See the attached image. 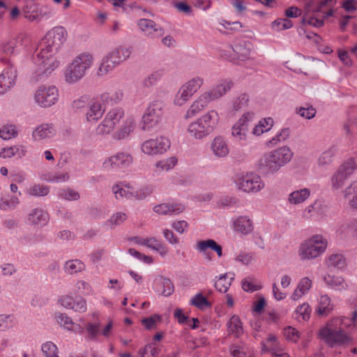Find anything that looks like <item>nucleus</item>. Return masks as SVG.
I'll return each mask as SVG.
<instances>
[{
    "label": "nucleus",
    "instance_id": "64",
    "mask_svg": "<svg viewBox=\"0 0 357 357\" xmlns=\"http://www.w3.org/2000/svg\"><path fill=\"white\" fill-rule=\"evenodd\" d=\"M292 26V22L287 18H278L272 23L273 29L278 31L290 29Z\"/></svg>",
    "mask_w": 357,
    "mask_h": 357
},
{
    "label": "nucleus",
    "instance_id": "50",
    "mask_svg": "<svg viewBox=\"0 0 357 357\" xmlns=\"http://www.w3.org/2000/svg\"><path fill=\"white\" fill-rule=\"evenodd\" d=\"M356 169L357 164L354 158H351L344 161L340 165L338 170L340 171L348 178Z\"/></svg>",
    "mask_w": 357,
    "mask_h": 357
},
{
    "label": "nucleus",
    "instance_id": "28",
    "mask_svg": "<svg viewBox=\"0 0 357 357\" xmlns=\"http://www.w3.org/2000/svg\"><path fill=\"white\" fill-rule=\"evenodd\" d=\"M234 83L231 80L224 79L220 81L213 89L208 91L211 93L215 100L222 98L233 87Z\"/></svg>",
    "mask_w": 357,
    "mask_h": 357
},
{
    "label": "nucleus",
    "instance_id": "47",
    "mask_svg": "<svg viewBox=\"0 0 357 357\" xmlns=\"http://www.w3.org/2000/svg\"><path fill=\"white\" fill-rule=\"evenodd\" d=\"M289 135L290 130L289 128H282L275 136L266 142V145L268 147H273L287 139Z\"/></svg>",
    "mask_w": 357,
    "mask_h": 357
},
{
    "label": "nucleus",
    "instance_id": "49",
    "mask_svg": "<svg viewBox=\"0 0 357 357\" xmlns=\"http://www.w3.org/2000/svg\"><path fill=\"white\" fill-rule=\"evenodd\" d=\"M273 125V120L271 118L264 119L255 126L252 133L255 135H260L262 133L268 131Z\"/></svg>",
    "mask_w": 357,
    "mask_h": 357
},
{
    "label": "nucleus",
    "instance_id": "4",
    "mask_svg": "<svg viewBox=\"0 0 357 357\" xmlns=\"http://www.w3.org/2000/svg\"><path fill=\"white\" fill-rule=\"evenodd\" d=\"M327 241L321 235H313L299 247L298 255L302 260H311L319 257L326 249Z\"/></svg>",
    "mask_w": 357,
    "mask_h": 357
},
{
    "label": "nucleus",
    "instance_id": "8",
    "mask_svg": "<svg viewBox=\"0 0 357 357\" xmlns=\"http://www.w3.org/2000/svg\"><path fill=\"white\" fill-rule=\"evenodd\" d=\"M234 181L238 190L245 192H257L264 187L260 176L253 173H238L234 176Z\"/></svg>",
    "mask_w": 357,
    "mask_h": 357
},
{
    "label": "nucleus",
    "instance_id": "41",
    "mask_svg": "<svg viewBox=\"0 0 357 357\" xmlns=\"http://www.w3.org/2000/svg\"><path fill=\"white\" fill-rule=\"evenodd\" d=\"M123 93L121 89H118L112 93H109L107 91L100 93V98H102V102H105L106 104H110L112 105L119 103L123 100Z\"/></svg>",
    "mask_w": 357,
    "mask_h": 357
},
{
    "label": "nucleus",
    "instance_id": "7",
    "mask_svg": "<svg viewBox=\"0 0 357 357\" xmlns=\"http://www.w3.org/2000/svg\"><path fill=\"white\" fill-rule=\"evenodd\" d=\"M89 66V54L87 53L79 54L67 68L65 73L66 81L69 84L78 82L84 77Z\"/></svg>",
    "mask_w": 357,
    "mask_h": 357
},
{
    "label": "nucleus",
    "instance_id": "33",
    "mask_svg": "<svg viewBox=\"0 0 357 357\" xmlns=\"http://www.w3.org/2000/svg\"><path fill=\"white\" fill-rule=\"evenodd\" d=\"M310 190L305 188L294 190L288 196V202L291 204L296 205L304 202L310 195Z\"/></svg>",
    "mask_w": 357,
    "mask_h": 357
},
{
    "label": "nucleus",
    "instance_id": "11",
    "mask_svg": "<svg viewBox=\"0 0 357 357\" xmlns=\"http://www.w3.org/2000/svg\"><path fill=\"white\" fill-rule=\"evenodd\" d=\"M59 97L58 89L54 86L42 85L33 94L35 103L43 108L50 107L55 105Z\"/></svg>",
    "mask_w": 357,
    "mask_h": 357
},
{
    "label": "nucleus",
    "instance_id": "60",
    "mask_svg": "<svg viewBox=\"0 0 357 357\" xmlns=\"http://www.w3.org/2000/svg\"><path fill=\"white\" fill-rule=\"evenodd\" d=\"M305 64V61L301 56L286 62L287 67L296 73H303L302 67H304Z\"/></svg>",
    "mask_w": 357,
    "mask_h": 357
},
{
    "label": "nucleus",
    "instance_id": "44",
    "mask_svg": "<svg viewBox=\"0 0 357 357\" xmlns=\"http://www.w3.org/2000/svg\"><path fill=\"white\" fill-rule=\"evenodd\" d=\"M116 66H117L115 63H113V61L109 55L107 54V56L102 59L96 75L98 77L105 76Z\"/></svg>",
    "mask_w": 357,
    "mask_h": 357
},
{
    "label": "nucleus",
    "instance_id": "57",
    "mask_svg": "<svg viewBox=\"0 0 357 357\" xmlns=\"http://www.w3.org/2000/svg\"><path fill=\"white\" fill-rule=\"evenodd\" d=\"M17 135V130L14 125H5L0 128V137L8 140Z\"/></svg>",
    "mask_w": 357,
    "mask_h": 357
},
{
    "label": "nucleus",
    "instance_id": "30",
    "mask_svg": "<svg viewBox=\"0 0 357 357\" xmlns=\"http://www.w3.org/2000/svg\"><path fill=\"white\" fill-rule=\"evenodd\" d=\"M106 109V103L102 102L100 94L95 96L91 100V118L93 117L94 120L100 119Z\"/></svg>",
    "mask_w": 357,
    "mask_h": 357
},
{
    "label": "nucleus",
    "instance_id": "6",
    "mask_svg": "<svg viewBox=\"0 0 357 357\" xmlns=\"http://www.w3.org/2000/svg\"><path fill=\"white\" fill-rule=\"evenodd\" d=\"M67 31L63 26H56L50 30L43 39L41 50L56 53L67 39Z\"/></svg>",
    "mask_w": 357,
    "mask_h": 357
},
{
    "label": "nucleus",
    "instance_id": "61",
    "mask_svg": "<svg viewBox=\"0 0 357 357\" xmlns=\"http://www.w3.org/2000/svg\"><path fill=\"white\" fill-rule=\"evenodd\" d=\"M190 304L200 310H203L206 307H211V303L202 294H196L191 299Z\"/></svg>",
    "mask_w": 357,
    "mask_h": 357
},
{
    "label": "nucleus",
    "instance_id": "20",
    "mask_svg": "<svg viewBox=\"0 0 357 357\" xmlns=\"http://www.w3.org/2000/svg\"><path fill=\"white\" fill-rule=\"evenodd\" d=\"M211 149L214 155L219 158H226L230 151L227 139L222 137H215L211 144Z\"/></svg>",
    "mask_w": 357,
    "mask_h": 357
},
{
    "label": "nucleus",
    "instance_id": "58",
    "mask_svg": "<svg viewBox=\"0 0 357 357\" xmlns=\"http://www.w3.org/2000/svg\"><path fill=\"white\" fill-rule=\"evenodd\" d=\"M311 308L308 303H303L298 306L296 311V319L298 321H301L300 318L302 320L306 321L308 320L310 317Z\"/></svg>",
    "mask_w": 357,
    "mask_h": 357
},
{
    "label": "nucleus",
    "instance_id": "31",
    "mask_svg": "<svg viewBox=\"0 0 357 357\" xmlns=\"http://www.w3.org/2000/svg\"><path fill=\"white\" fill-rule=\"evenodd\" d=\"M128 188L129 193H130L128 199L142 200L151 195L153 190V187L148 185L142 186L139 189H135L131 185Z\"/></svg>",
    "mask_w": 357,
    "mask_h": 357
},
{
    "label": "nucleus",
    "instance_id": "63",
    "mask_svg": "<svg viewBox=\"0 0 357 357\" xmlns=\"http://www.w3.org/2000/svg\"><path fill=\"white\" fill-rule=\"evenodd\" d=\"M17 47V40L15 38L10 39L3 42L1 45V50L3 53L7 55L13 54Z\"/></svg>",
    "mask_w": 357,
    "mask_h": 357
},
{
    "label": "nucleus",
    "instance_id": "56",
    "mask_svg": "<svg viewBox=\"0 0 357 357\" xmlns=\"http://www.w3.org/2000/svg\"><path fill=\"white\" fill-rule=\"evenodd\" d=\"M296 113L305 119H311L315 116L317 111L312 105L306 104L304 107H296Z\"/></svg>",
    "mask_w": 357,
    "mask_h": 357
},
{
    "label": "nucleus",
    "instance_id": "34",
    "mask_svg": "<svg viewBox=\"0 0 357 357\" xmlns=\"http://www.w3.org/2000/svg\"><path fill=\"white\" fill-rule=\"evenodd\" d=\"M130 185L124 181H119L112 186V192L116 200L128 199L129 198L130 193H129L128 186H130Z\"/></svg>",
    "mask_w": 357,
    "mask_h": 357
},
{
    "label": "nucleus",
    "instance_id": "26",
    "mask_svg": "<svg viewBox=\"0 0 357 357\" xmlns=\"http://www.w3.org/2000/svg\"><path fill=\"white\" fill-rule=\"evenodd\" d=\"M137 26L147 36L153 35L155 33L161 34L162 31V28L158 24L149 19L142 18L139 20Z\"/></svg>",
    "mask_w": 357,
    "mask_h": 357
},
{
    "label": "nucleus",
    "instance_id": "62",
    "mask_svg": "<svg viewBox=\"0 0 357 357\" xmlns=\"http://www.w3.org/2000/svg\"><path fill=\"white\" fill-rule=\"evenodd\" d=\"M69 178L70 176L68 172H55L50 174L45 180L52 183H63L68 181Z\"/></svg>",
    "mask_w": 357,
    "mask_h": 357
},
{
    "label": "nucleus",
    "instance_id": "2",
    "mask_svg": "<svg viewBox=\"0 0 357 357\" xmlns=\"http://www.w3.org/2000/svg\"><path fill=\"white\" fill-rule=\"evenodd\" d=\"M220 116L215 109L204 113L188 125L187 131L190 136L196 139H202L209 135L219 123Z\"/></svg>",
    "mask_w": 357,
    "mask_h": 357
},
{
    "label": "nucleus",
    "instance_id": "24",
    "mask_svg": "<svg viewBox=\"0 0 357 357\" xmlns=\"http://www.w3.org/2000/svg\"><path fill=\"white\" fill-rule=\"evenodd\" d=\"M185 209L181 204L164 203L154 207V211L159 215H172L182 213Z\"/></svg>",
    "mask_w": 357,
    "mask_h": 357
},
{
    "label": "nucleus",
    "instance_id": "16",
    "mask_svg": "<svg viewBox=\"0 0 357 357\" xmlns=\"http://www.w3.org/2000/svg\"><path fill=\"white\" fill-rule=\"evenodd\" d=\"M56 135V130L52 123H42L35 127L31 133L34 142H42Z\"/></svg>",
    "mask_w": 357,
    "mask_h": 357
},
{
    "label": "nucleus",
    "instance_id": "14",
    "mask_svg": "<svg viewBox=\"0 0 357 357\" xmlns=\"http://www.w3.org/2000/svg\"><path fill=\"white\" fill-rule=\"evenodd\" d=\"M214 100L215 99L208 90L202 93L188 109L185 114V119H188L196 116L204 110L209 103Z\"/></svg>",
    "mask_w": 357,
    "mask_h": 357
},
{
    "label": "nucleus",
    "instance_id": "36",
    "mask_svg": "<svg viewBox=\"0 0 357 357\" xmlns=\"http://www.w3.org/2000/svg\"><path fill=\"white\" fill-rule=\"evenodd\" d=\"M333 305L331 303V300L328 295H322L320 296L318 303V307L316 310L317 313L319 316L326 317L330 312H332Z\"/></svg>",
    "mask_w": 357,
    "mask_h": 357
},
{
    "label": "nucleus",
    "instance_id": "1",
    "mask_svg": "<svg viewBox=\"0 0 357 357\" xmlns=\"http://www.w3.org/2000/svg\"><path fill=\"white\" fill-rule=\"evenodd\" d=\"M293 152L283 146L264 153L257 161V169L262 175H273L291 161Z\"/></svg>",
    "mask_w": 357,
    "mask_h": 357
},
{
    "label": "nucleus",
    "instance_id": "52",
    "mask_svg": "<svg viewBox=\"0 0 357 357\" xmlns=\"http://www.w3.org/2000/svg\"><path fill=\"white\" fill-rule=\"evenodd\" d=\"M57 195L59 198L68 201H76L80 197L77 191L68 188L59 189Z\"/></svg>",
    "mask_w": 357,
    "mask_h": 357
},
{
    "label": "nucleus",
    "instance_id": "54",
    "mask_svg": "<svg viewBox=\"0 0 357 357\" xmlns=\"http://www.w3.org/2000/svg\"><path fill=\"white\" fill-rule=\"evenodd\" d=\"M41 351L45 357H59L58 348L52 342L48 341L43 343Z\"/></svg>",
    "mask_w": 357,
    "mask_h": 357
},
{
    "label": "nucleus",
    "instance_id": "21",
    "mask_svg": "<svg viewBox=\"0 0 357 357\" xmlns=\"http://www.w3.org/2000/svg\"><path fill=\"white\" fill-rule=\"evenodd\" d=\"M234 231L243 235H248L254 230L252 220L247 215H240L233 222Z\"/></svg>",
    "mask_w": 357,
    "mask_h": 357
},
{
    "label": "nucleus",
    "instance_id": "53",
    "mask_svg": "<svg viewBox=\"0 0 357 357\" xmlns=\"http://www.w3.org/2000/svg\"><path fill=\"white\" fill-rule=\"evenodd\" d=\"M335 152V150L333 146L322 152L318 159L319 166L324 167L330 165L332 162Z\"/></svg>",
    "mask_w": 357,
    "mask_h": 357
},
{
    "label": "nucleus",
    "instance_id": "18",
    "mask_svg": "<svg viewBox=\"0 0 357 357\" xmlns=\"http://www.w3.org/2000/svg\"><path fill=\"white\" fill-rule=\"evenodd\" d=\"M17 70L13 67H8L3 70L0 75V94L6 93L15 84Z\"/></svg>",
    "mask_w": 357,
    "mask_h": 357
},
{
    "label": "nucleus",
    "instance_id": "15",
    "mask_svg": "<svg viewBox=\"0 0 357 357\" xmlns=\"http://www.w3.org/2000/svg\"><path fill=\"white\" fill-rule=\"evenodd\" d=\"M58 303L67 310L77 312H84L87 310V303L79 296L63 295L58 299Z\"/></svg>",
    "mask_w": 357,
    "mask_h": 357
},
{
    "label": "nucleus",
    "instance_id": "42",
    "mask_svg": "<svg viewBox=\"0 0 357 357\" xmlns=\"http://www.w3.org/2000/svg\"><path fill=\"white\" fill-rule=\"evenodd\" d=\"M251 46L250 42L243 41L236 44L233 47V50L238 55V59L245 60L248 58L250 54Z\"/></svg>",
    "mask_w": 357,
    "mask_h": 357
},
{
    "label": "nucleus",
    "instance_id": "38",
    "mask_svg": "<svg viewBox=\"0 0 357 357\" xmlns=\"http://www.w3.org/2000/svg\"><path fill=\"white\" fill-rule=\"evenodd\" d=\"M343 196L348 199L349 204L353 208H357V181L351 183L343 191Z\"/></svg>",
    "mask_w": 357,
    "mask_h": 357
},
{
    "label": "nucleus",
    "instance_id": "12",
    "mask_svg": "<svg viewBox=\"0 0 357 357\" xmlns=\"http://www.w3.org/2000/svg\"><path fill=\"white\" fill-rule=\"evenodd\" d=\"M171 146L170 140L164 136L157 137L155 139L145 140L141 144L142 151L149 155L162 154L166 152Z\"/></svg>",
    "mask_w": 357,
    "mask_h": 357
},
{
    "label": "nucleus",
    "instance_id": "40",
    "mask_svg": "<svg viewBox=\"0 0 357 357\" xmlns=\"http://www.w3.org/2000/svg\"><path fill=\"white\" fill-rule=\"evenodd\" d=\"M54 319L56 324L60 326L69 331H76L75 329V326H76L75 324L67 314L62 312H55Z\"/></svg>",
    "mask_w": 357,
    "mask_h": 357
},
{
    "label": "nucleus",
    "instance_id": "39",
    "mask_svg": "<svg viewBox=\"0 0 357 357\" xmlns=\"http://www.w3.org/2000/svg\"><path fill=\"white\" fill-rule=\"evenodd\" d=\"M154 283L155 285L162 287L161 294L164 296H169L173 294L174 285L169 278L158 275L154 280Z\"/></svg>",
    "mask_w": 357,
    "mask_h": 357
},
{
    "label": "nucleus",
    "instance_id": "27",
    "mask_svg": "<svg viewBox=\"0 0 357 357\" xmlns=\"http://www.w3.org/2000/svg\"><path fill=\"white\" fill-rule=\"evenodd\" d=\"M132 53L130 47H119L116 49L112 50L109 54V56L113 61V63L119 66L122 62L127 60Z\"/></svg>",
    "mask_w": 357,
    "mask_h": 357
},
{
    "label": "nucleus",
    "instance_id": "43",
    "mask_svg": "<svg viewBox=\"0 0 357 357\" xmlns=\"http://www.w3.org/2000/svg\"><path fill=\"white\" fill-rule=\"evenodd\" d=\"M192 94L183 84L177 91L174 99V103L177 106L185 105L192 97Z\"/></svg>",
    "mask_w": 357,
    "mask_h": 357
},
{
    "label": "nucleus",
    "instance_id": "13",
    "mask_svg": "<svg viewBox=\"0 0 357 357\" xmlns=\"http://www.w3.org/2000/svg\"><path fill=\"white\" fill-rule=\"evenodd\" d=\"M253 113L247 112L242 115L231 128V135L236 142H243L248 138L249 123L252 120Z\"/></svg>",
    "mask_w": 357,
    "mask_h": 357
},
{
    "label": "nucleus",
    "instance_id": "29",
    "mask_svg": "<svg viewBox=\"0 0 357 357\" xmlns=\"http://www.w3.org/2000/svg\"><path fill=\"white\" fill-rule=\"evenodd\" d=\"M63 271L67 275H76L86 269L85 264L77 259L67 260L63 267Z\"/></svg>",
    "mask_w": 357,
    "mask_h": 357
},
{
    "label": "nucleus",
    "instance_id": "23",
    "mask_svg": "<svg viewBox=\"0 0 357 357\" xmlns=\"http://www.w3.org/2000/svg\"><path fill=\"white\" fill-rule=\"evenodd\" d=\"M324 280L329 288L335 291H342L348 288L347 283L341 276L328 273L324 277Z\"/></svg>",
    "mask_w": 357,
    "mask_h": 357
},
{
    "label": "nucleus",
    "instance_id": "55",
    "mask_svg": "<svg viewBox=\"0 0 357 357\" xmlns=\"http://www.w3.org/2000/svg\"><path fill=\"white\" fill-rule=\"evenodd\" d=\"M163 70H157L151 73L143 81V85L146 87L154 86L163 76Z\"/></svg>",
    "mask_w": 357,
    "mask_h": 357
},
{
    "label": "nucleus",
    "instance_id": "17",
    "mask_svg": "<svg viewBox=\"0 0 357 357\" xmlns=\"http://www.w3.org/2000/svg\"><path fill=\"white\" fill-rule=\"evenodd\" d=\"M26 221L29 225L37 227H42L46 225L49 221V215L41 208L31 209L26 216Z\"/></svg>",
    "mask_w": 357,
    "mask_h": 357
},
{
    "label": "nucleus",
    "instance_id": "32",
    "mask_svg": "<svg viewBox=\"0 0 357 357\" xmlns=\"http://www.w3.org/2000/svg\"><path fill=\"white\" fill-rule=\"evenodd\" d=\"M227 331L236 338L240 337L243 333L242 322L238 315H233L227 324Z\"/></svg>",
    "mask_w": 357,
    "mask_h": 357
},
{
    "label": "nucleus",
    "instance_id": "19",
    "mask_svg": "<svg viewBox=\"0 0 357 357\" xmlns=\"http://www.w3.org/2000/svg\"><path fill=\"white\" fill-rule=\"evenodd\" d=\"M337 234L341 238H357V218L347 220L340 223Z\"/></svg>",
    "mask_w": 357,
    "mask_h": 357
},
{
    "label": "nucleus",
    "instance_id": "45",
    "mask_svg": "<svg viewBox=\"0 0 357 357\" xmlns=\"http://www.w3.org/2000/svg\"><path fill=\"white\" fill-rule=\"evenodd\" d=\"M234 276L231 274H224L215 282V287L220 292L225 293L231 284Z\"/></svg>",
    "mask_w": 357,
    "mask_h": 357
},
{
    "label": "nucleus",
    "instance_id": "9",
    "mask_svg": "<svg viewBox=\"0 0 357 357\" xmlns=\"http://www.w3.org/2000/svg\"><path fill=\"white\" fill-rule=\"evenodd\" d=\"M133 162L132 155L127 151H119L107 157L102 162L104 171L117 172L128 168Z\"/></svg>",
    "mask_w": 357,
    "mask_h": 357
},
{
    "label": "nucleus",
    "instance_id": "5",
    "mask_svg": "<svg viewBox=\"0 0 357 357\" xmlns=\"http://www.w3.org/2000/svg\"><path fill=\"white\" fill-rule=\"evenodd\" d=\"M165 104L161 101L151 102L145 112L141 121V128L144 131H151L161 121L164 113Z\"/></svg>",
    "mask_w": 357,
    "mask_h": 357
},
{
    "label": "nucleus",
    "instance_id": "22",
    "mask_svg": "<svg viewBox=\"0 0 357 357\" xmlns=\"http://www.w3.org/2000/svg\"><path fill=\"white\" fill-rule=\"evenodd\" d=\"M135 127V121L133 117H127L122 126L113 133L112 137L116 140H121L128 137L133 132Z\"/></svg>",
    "mask_w": 357,
    "mask_h": 357
},
{
    "label": "nucleus",
    "instance_id": "10",
    "mask_svg": "<svg viewBox=\"0 0 357 357\" xmlns=\"http://www.w3.org/2000/svg\"><path fill=\"white\" fill-rule=\"evenodd\" d=\"M55 54L41 49L37 54L34 58V63L38 67L40 75H50L59 66L60 61L55 56Z\"/></svg>",
    "mask_w": 357,
    "mask_h": 357
},
{
    "label": "nucleus",
    "instance_id": "3",
    "mask_svg": "<svg viewBox=\"0 0 357 357\" xmlns=\"http://www.w3.org/2000/svg\"><path fill=\"white\" fill-rule=\"evenodd\" d=\"M341 322H343V320L334 319L319 331L320 338L331 347L346 344L351 341V337L343 329L336 327Z\"/></svg>",
    "mask_w": 357,
    "mask_h": 357
},
{
    "label": "nucleus",
    "instance_id": "59",
    "mask_svg": "<svg viewBox=\"0 0 357 357\" xmlns=\"http://www.w3.org/2000/svg\"><path fill=\"white\" fill-rule=\"evenodd\" d=\"M114 129V128L104 118L103 121L95 128L93 133L95 135L103 136L109 134Z\"/></svg>",
    "mask_w": 357,
    "mask_h": 357
},
{
    "label": "nucleus",
    "instance_id": "48",
    "mask_svg": "<svg viewBox=\"0 0 357 357\" xmlns=\"http://www.w3.org/2000/svg\"><path fill=\"white\" fill-rule=\"evenodd\" d=\"M177 163V159L175 157H170L162 160L157 162L155 165V172H162L169 171L174 168Z\"/></svg>",
    "mask_w": 357,
    "mask_h": 357
},
{
    "label": "nucleus",
    "instance_id": "37",
    "mask_svg": "<svg viewBox=\"0 0 357 357\" xmlns=\"http://www.w3.org/2000/svg\"><path fill=\"white\" fill-rule=\"evenodd\" d=\"M312 287V281L308 278H303L299 282L296 289L291 295V299L297 301L307 294Z\"/></svg>",
    "mask_w": 357,
    "mask_h": 357
},
{
    "label": "nucleus",
    "instance_id": "51",
    "mask_svg": "<svg viewBox=\"0 0 357 357\" xmlns=\"http://www.w3.org/2000/svg\"><path fill=\"white\" fill-rule=\"evenodd\" d=\"M204 79L203 77L196 76L186 82L184 85L188 91L194 95L204 84Z\"/></svg>",
    "mask_w": 357,
    "mask_h": 357
},
{
    "label": "nucleus",
    "instance_id": "35",
    "mask_svg": "<svg viewBox=\"0 0 357 357\" xmlns=\"http://www.w3.org/2000/svg\"><path fill=\"white\" fill-rule=\"evenodd\" d=\"M125 115V111L122 107H116L111 109L105 115L107 122H109L114 128L119 123Z\"/></svg>",
    "mask_w": 357,
    "mask_h": 357
},
{
    "label": "nucleus",
    "instance_id": "46",
    "mask_svg": "<svg viewBox=\"0 0 357 357\" xmlns=\"http://www.w3.org/2000/svg\"><path fill=\"white\" fill-rule=\"evenodd\" d=\"M50 192L48 186L43 184H33L26 190V194L31 197H45Z\"/></svg>",
    "mask_w": 357,
    "mask_h": 357
},
{
    "label": "nucleus",
    "instance_id": "25",
    "mask_svg": "<svg viewBox=\"0 0 357 357\" xmlns=\"http://www.w3.org/2000/svg\"><path fill=\"white\" fill-rule=\"evenodd\" d=\"M325 263L328 269L331 270H342L346 266V259L342 254L333 253L328 255Z\"/></svg>",
    "mask_w": 357,
    "mask_h": 357
}]
</instances>
